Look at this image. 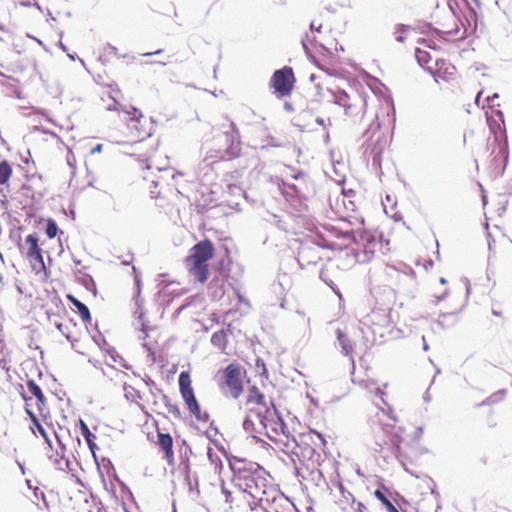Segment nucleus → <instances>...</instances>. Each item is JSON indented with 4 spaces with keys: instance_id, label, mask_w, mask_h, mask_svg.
Wrapping results in <instances>:
<instances>
[{
    "instance_id": "nucleus-1",
    "label": "nucleus",
    "mask_w": 512,
    "mask_h": 512,
    "mask_svg": "<svg viewBox=\"0 0 512 512\" xmlns=\"http://www.w3.org/2000/svg\"><path fill=\"white\" fill-rule=\"evenodd\" d=\"M238 486L252 510L257 507L268 510L278 499H281L278 490L261 476L248 475L240 478Z\"/></svg>"
},
{
    "instance_id": "nucleus-2",
    "label": "nucleus",
    "mask_w": 512,
    "mask_h": 512,
    "mask_svg": "<svg viewBox=\"0 0 512 512\" xmlns=\"http://www.w3.org/2000/svg\"><path fill=\"white\" fill-rule=\"evenodd\" d=\"M372 421L376 426L374 430V437L377 445L379 446V451L384 452L385 450H388L402 463H404L406 457L402 453L401 439L397 434L392 432L396 422V418L392 415V411L379 409Z\"/></svg>"
},
{
    "instance_id": "nucleus-3",
    "label": "nucleus",
    "mask_w": 512,
    "mask_h": 512,
    "mask_svg": "<svg viewBox=\"0 0 512 512\" xmlns=\"http://www.w3.org/2000/svg\"><path fill=\"white\" fill-rule=\"evenodd\" d=\"M215 248L211 240L204 239L193 245L185 258L188 272L199 282L205 283L209 278V261L214 257Z\"/></svg>"
},
{
    "instance_id": "nucleus-4",
    "label": "nucleus",
    "mask_w": 512,
    "mask_h": 512,
    "mask_svg": "<svg viewBox=\"0 0 512 512\" xmlns=\"http://www.w3.org/2000/svg\"><path fill=\"white\" fill-rule=\"evenodd\" d=\"M263 432L279 450L285 453L295 452V448L298 446L296 439L290 433L288 427L277 414L276 410L272 412L266 420Z\"/></svg>"
},
{
    "instance_id": "nucleus-5",
    "label": "nucleus",
    "mask_w": 512,
    "mask_h": 512,
    "mask_svg": "<svg viewBox=\"0 0 512 512\" xmlns=\"http://www.w3.org/2000/svg\"><path fill=\"white\" fill-rule=\"evenodd\" d=\"M18 249L21 256L29 263L32 271L42 280H47L50 272L44 263L43 250L39 245L37 234L27 235L23 242L18 243Z\"/></svg>"
},
{
    "instance_id": "nucleus-6",
    "label": "nucleus",
    "mask_w": 512,
    "mask_h": 512,
    "mask_svg": "<svg viewBox=\"0 0 512 512\" xmlns=\"http://www.w3.org/2000/svg\"><path fill=\"white\" fill-rule=\"evenodd\" d=\"M123 120L126 123L125 135L130 142H142L151 136L153 124L138 109L124 111Z\"/></svg>"
},
{
    "instance_id": "nucleus-7",
    "label": "nucleus",
    "mask_w": 512,
    "mask_h": 512,
    "mask_svg": "<svg viewBox=\"0 0 512 512\" xmlns=\"http://www.w3.org/2000/svg\"><path fill=\"white\" fill-rule=\"evenodd\" d=\"M489 260L509 262L512 258V240L498 227L486 224Z\"/></svg>"
},
{
    "instance_id": "nucleus-8",
    "label": "nucleus",
    "mask_w": 512,
    "mask_h": 512,
    "mask_svg": "<svg viewBox=\"0 0 512 512\" xmlns=\"http://www.w3.org/2000/svg\"><path fill=\"white\" fill-rule=\"evenodd\" d=\"M244 371L240 364L233 362L219 371L218 386L225 394L238 399L244 391Z\"/></svg>"
},
{
    "instance_id": "nucleus-9",
    "label": "nucleus",
    "mask_w": 512,
    "mask_h": 512,
    "mask_svg": "<svg viewBox=\"0 0 512 512\" xmlns=\"http://www.w3.org/2000/svg\"><path fill=\"white\" fill-rule=\"evenodd\" d=\"M340 250L342 246L335 241L321 238L313 246H303L298 252V261L302 266H316L324 261H331L329 255H324V249Z\"/></svg>"
},
{
    "instance_id": "nucleus-10",
    "label": "nucleus",
    "mask_w": 512,
    "mask_h": 512,
    "mask_svg": "<svg viewBox=\"0 0 512 512\" xmlns=\"http://www.w3.org/2000/svg\"><path fill=\"white\" fill-rule=\"evenodd\" d=\"M158 155L157 148L152 145L151 153L146 158V169L151 171L149 176H144V179L148 182V188L151 193V197L154 199L164 200L167 198V194L172 192V189L168 188V184L164 178L160 175H155L152 170L161 171L162 169L156 163V157Z\"/></svg>"
},
{
    "instance_id": "nucleus-11",
    "label": "nucleus",
    "mask_w": 512,
    "mask_h": 512,
    "mask_svg": "<svg viewBox=\"0 0 512 512\" xmlns=\"http://www.w3.org/2000/svg\"><path fill=\"white\" fill-rule=\"evenodd\" d=\"M245 406L246 412L250 411V417L259 418L261 413L270 415L276 410L273 402L267 401L265 395L255 385L248 388Z\"/></svg>"
},
{
    "instance_id": "nucleus-12",
    "label": "nucleus",
    "mask_w": 512,
    "mask_h": 512,
    "mask_svg": "<svg viewBox=\"0 0 512 512\" xmlns=\"http://www.w3.org/2000/svg\"><path fill=\"white\" fill-rule=\"evenodd\" d=\"M295 83V76L291 67L285 66L276 70L270 81V88L278 98H284L291 94Z\"/></svg>"
},
{
    "instance_id": "nucleus-13",
    "label": "nucleus",
    "mask_w": 512,
    "mask_h": 512,
    "mask_svg": "<svg viewBox=\"0 0 512 512\" xmlns=\"http://www.w3.org/2000/svg\"><path fill=\"white\" fill-rule=\"evenodd\" d=\"M179 391L190 413L196 419L201 420V408L195 397L188 371H182L179 375Z\"/></svg>"
},
{
    "instance_id": "nucleus-14",
    "label": "nucleus",
    "mask_w": 512,
    "mask_h": 512,
    "mask_svg": "<svg viewBox=\"0 0 512 512\" xmlns=\"http://www.w3.org/2000/svg\"><path fill=\"white\" fill-rule=\"evenodd\" d=\"M426 70L433 76L436 83H451L457 79L456 67L446 59H436L433 66H427Z\"/></svg>"
},
{
    "instance_id": "nucleus-15",
    "label": "nucleus",
    "mask_w": 512,
    "mask_h": 512,
    "mask_svg": "<svg viewBox=\"0 0 512 512\" xmlns=\"http://www.w3.org/2000/svg\"><path fill=\"white\" fill-rule=\"evenodd\" d=\"M231 130L225 132L226 141L229 142V146L223 151L219 157L221 160H232L237 158L241 154V142L239 139V132L234 123L230 125Z\"/></svg>"
},
{
    "instance_id": "nucleus-16",
    "label": "nucleus",
    "mask_w": 512,
    "mask_h": 512,
    "mask_svg": "<svg viewBox=\"0 0 512 512\" xmlns=\"http://www.w3.org/2000/svg\"><path fill=\"white\" fill-rule=\"evenodd\" d=\"M359 242L363 246V252L365 256L363 261L371 260L374 254L382 247L380 240L367 231L360 232Z\"/></svg>"
},
{
    "instance_id": "nucleus-17",
    "label": "nucleus",
    "mask_w": 512,
    "mask_h": 512,
    "mask_svg": "<svg viewBox=\"0 0 512 512\" xmlns=\"http://www.w3.org/2000/svg\"><path fill=\"white\" fill-rule=\"evenodd\" d=\"M22 397L25 401V411L29 415L31 422H32L30 425L31 431L36 436L39 434L45 440V442L48 444V446L51 447L52 446L51 440L48 436L46 429L40 424L36 414L33 412L32 403H31L32 398L27 397L24 394H22Z\"/></svg>"
},
{
    "instance_id": "nucleus-18",
    "label": "nucleus",
    "mask_w": 512,
    "mask_h": 512,
    "mask_svg": "<svg viewBox=\"0 0 512 512\" xmlns=\"http://www.w3.org/2000/svg\"><path fill=\"white\" fill-rule=\"evenodd\" d=\"M66 338L71 342L75 351L85 357H89L91 351L95 348L93 339L86 333L80 337H74L71 334H66Z\"/></svg>"
},
{
    "instance_id": "nucleus-19",
    "label": "nucleus",
    "mask_w": 512,
    "mask_h": 512,
    "mask_svg": "<svg viewBox=\"0 0 512 512\" xmlns=\"http://www.w3.org/2000/svg\"><path fill=\"white\" fill-rule=\"evenodd\" d=\"M336 336L341 346L343 354L345 356L350 357V359L353 360V354L356 351L357 347V342L354 335H352L347 330L337 329Z\"/></svg>"
},
{
    "instance_id": "nucleus-20",
    "label": "nucleus",
    "mask_w": 512,
    "mask_h": 512,
    "mask_svg": "<svg viewBox=\"0 0 512 512\" xmlns=\"http://www.w3.org/2000/svg\"><path fill=\"white\" fill-rule=\"evenodd\" d=\"M492 154H494V157L492 159L491 167L495 174H500L504 170L508 159L507 150L503 145L497 143L495 140Z\"/></svg>"
},
{
    "instance_id": "nucleus-21",
    "label": "nucleus",
    "mask_w": 512,
    "mask_h": 512,
    "mask_svg": "<svg viewBox=\"0 0 512 512\" xmlns=\"http://www.w3.org/2000/svg\"><path fill=\"white\" fill-rule=\"evenodd\" d=\"M343 108L346 116L354 119L362 118L366 111V101L362 97L356 96L351 98Z\"/></svg>"
},
{
    "instance_id": "nucleus-22",
    "label": "nucleus",
    "mask_w": 512,
    "mask_h": 512,
    "mask_svg": "<svg viewBox=\"0 0 512 512\" xmlns=\"http://www.w3.org/2000/svg\"><path fill=\"white\" fill-rule=\"evenodd\" d=\"M268 414H262L258 417L251 416L250 411L246 412V417L243 422L244 429L249 433H262L264 429V424H266V420L268 419Z\"/></svg>"
},
{
    "instance_id": "nucleus-23",
    "label": "nucleus",
    "mask_w": 512,
    "mask_h": 512,
    "mask_svg": "<svg viewBox=\"0 0 512 512\" xmlns=\"http://www.w3.org/2000/svg\"><path fill=\"white\" fill-rule=\"evenodd\" d=\"M156 444L163 451L164 457L168 463H173L174 461V451H173V438L169 433L157 432V441Z\"/></svg>"
},
{
    "instance_id": "nucleus-24",
    "label": "nucleus",
    "mask_w": 512,
    "mask_h": 512,
    "mask_svg": "<svg viewBox=\"0 0 512 512\" xmlns=\"http://www.w3.org/2000/svg\"><path fill=\"white\" fill-rule=\"evenodd\" d=\"M194 202L198 212L203 213L207 211L209 208L215 205L213 192L207 188H205V190L197 191Z\"/></svg>"
},
{
    "instance_id": "nucleus-25",
    "label": "nucleus",
    "mask_w": 512,
    "mask_h": 512,
    "mask_svg": "<svg viewBox=\"0 0 512 512\" xmlns=\"http://www.w3.org/2000/svg\"><path fill=\"white\" fill-rule=\"evenodd\" d=\"M301 441H310L313 444L312 450L314 451L316 448H323L326 446L327 442L324 436L315 430H309L307 433H302L300 435Z\"/></svg>"
},
{
    "instance_id": "nucleus-26",
    "label": "nucleus",
    "mask_w": 512,
    "mask_h": 512,
    "mask_svg": "<svg viewBox=\"0 0 512 512\" xmlns=\"http://www.w3.org/2000/svg\"><path fill=\"white\" fill-rule=\"evenodd\" d=\"M28 391L36 398V408L39 412H42L43 407L46 403V398L41 388L36 384L34 380H28L27 383Z\"/></svg>"
},
{
    "instance_id": "nucleus-27",
    "label": "nucleus",
    "mask_w": 512,
    "mask_h": 512,
    "mask_svg": "<svg viewBox=\"0 0 512 512\" xmlns=\"http://www.w3.org/2000/svg\"><path fill=\"white\" fill-rule=\"evenodd\" d=\"M67 300L77 309L81 319L84 322H90L91 321V314L88 309V307L80 302L76 297H74L71 294H68L66 296Z\"/></svg>"
},
{
    "instance_id": "nucleus-28",
    "label": "nucleus",
    "mask_w": 512,
    "mask_h": 512,
    "mask_svg": "<svg viewBox=\"0 0 512 512\" xmlns=\"http://www.w3.org/2000/svg\"><path fill=\"white\" fill-rule=\"evenodd\" d=\"M211 343L221 352H225L228 345V335L224 330L216 331L211 336Z\"/></svg>"
},
{
    "instance_id": "nucleus-29",
    "label": "nucleus",
    "mask_w": 512,
    "mask_h": 512,
    "mask_svg": "<svg viewBox=\"0 0 512 512\" xmlns=\"http://www.w3.org/2000/svg\"><path fill=\"white\" fill-rule=\"evenodd\" d=\"M80 426H81V434L84 437L86 443L88 444L91 452L95 454V449H97V445L95 444L96 435L93 434L87 424L80 420Z\"/></svg>"
},
{
    "instance_id": "nucleus-30",
    "label": "nucleus",
    "mask_w": 512,
    "mask_h": 512,
    "mask_svg": "<svg viewBox=\"0 0 512 512\" xmlns=\"http://www.w3.org/2000/svg\"><path fill=\"white\" fill-rule=\"evenodd\" d=\"M314 118V113L311 109H304L297 116V126L302 130H308L311 127V119Z\"/></svg>"
},
{
    "instance_id": "nucleus-31",
    "label": "nucleus",
    "mask_w": 512,
    "mask_h": 512,
    "mask_svg": "<svg viewBox=\"0 0 512 512\" xmlns=\"http://www.w3.org/2000/svg\"><path fill=\"white\" fill-rule=\"evenodd\" d=\"M13 174L12 165L8 160H2L0 162V185L8 184Z\"/></svg>"
},
{
    "instance_id": "nucleus-32",
    "label": "nucleus",
    "mask_w": 512,
    "mask_h": 512,
    "mask_svg": "<svg viewBox=\"0 0 512 512\" xmlns=\"http://www.w3.org/2000/svg\"><path fill=\"white\" fill-rule=\"evenodd\" d=\"M374 495L385 506L387 512H399L396 506L380 489L375 490Z\"/></svg>"
},
{
    "instance_id": "nucleus-33",
    "label": "nucleus",
    "mask_w": 512,
    "mask_h": 512,
    "mask_svg": "<svg viewBox=\"0 0 512 512\" xmlns=\"http://www.w3.org/2000/svg\"><path fill=\"white\" fill-rule=\"evenodd\" d=\"M415 56L418 63L426 69L427 66H430L429 63L432 60V57L428 51L422 50L420 48H416Z\"/></svg>"
},
{
    "instance_id": "nucleus-34",
    "label": "nucleus",
    "mask_w": 512,
    "mask_h": 512,
    "mask_svg": "<svg viewBox=\"0 0 512 512\" xmlns=\"http://www.w3.org/2000/svg\"><path fill=\"white\" fill-rule=\"evenodd\" d=\"M333 96L334 103L341 107H344L351 100V97L343 90L334 92Z\"/></svg>"
},
{
    "instance_id": "nucleus-35",
    "label": "nucleus",
    "mask_w": 512,
    "mask_h": 512,
    "mask_svg": "<svg viewBox=\"0 0 512 512\" xmlns=\"http://www.w3.org/2000/svg\"><path fill=\"white\" fill-rule=\"evenodd\" d=\"M58 226L53 219H48L46 224V235L52 239L57 235Z\"/></svg>"
},
{
    "instance_id": "nucleus-36",
    "label": "nucleus",
    "mask_w": 512,
    "mask_h": 512,
    "mask_svg": "<svg viewBox=\"0 0 512 512\" xmlns=\"http://www.w3.org/2000/svg\"><path fill=\"white\" fill-rule=\"evenodd\" d=\"M165 400H166V407H167L168 412L175 418H179L181 416V412H180L178 405L171 403L167 397H165Z\"/></svg>"
},
{
    "instance_id": "nucleus-37",
    "label": "nucleus",
    "mask_w": 512,
    "mask_h": 512,
    "mask_svg": "<svg viewBox=\"0 0 512 512\" xmlns=\"http://www.w3.org/2000/svg\"><path fill=\"white\" fill-rule=\"evenodd\" d=\"M327 270H328L327 266L322 267L320 270V277L326 284H328L330 287H332L334 284V281L328 276Z\"/></svg>"
},
{
    "instance_id": "nucleus-38",
    "label": "nucleus",
    "mask_w": 512,
    "mask_h": 512,
    "mask_svg": "<svg viewBox=\"0 0 512 512\" xmlns=\"http://www.w3.org/2000/svg\"><path fill=\"white\" fill-rule=\"evenodd\" d=\"M315 122L318 125L322 126L323 128H326L327 126H331V124H332L330 118H328L326 121L325 119H323L321 117H316Z\"/></svg>"
},
{
    "instance_id": "nucleus-39",
    "label": "nucleus",
    "mask_w": 512,
    "mask_h": 512,
    "mask_svg": "<svg viewBox=\"0 0 512 512\" xmlns=\"http://www.w3.org/2000/svg\"><path fill=\"white\" fill-rule=\"evenodd\" d=\"M506 391L505 390H500L496 393H494L489 399L494 401V400H500L504 397Z\"/></svg>"
},
{
    "instance_id": "nucleus-40",
    "label": "nucleus",
    "mask_w": 512,
    "mask_h": 512,
    "mask_svg": "<svg viewBox=\"0 0 512 512\" xmlns=\"http://www.w3.org/2000/svg\"><path fill=\"white\" fill-rule=\"evenodd\" d=\"M310 28H311V30H316L317 32H320L321 28H322V24L317 23L316 21H312L310 24Z\"/></svg>"
},
{
    "instance_id": "nucleus-41",
    "label": "nucleus",
    "mask_w": 512,
    "mask_h": 512,
    "mask_svg": "<svg viewBox=\"0 0 512 512\" xmlns=\"http://www.w3.org/2000/svg\"><path fill=\"white\" fill-rule=\"evenodd\" d=\"M355 512H369V511H368V508L362 502H358Z\"/></svg>"
},
{
    "instance_id": "nucleus-42",
    "label": "nucleus",
    "mask_w": 512,
    "mask_h": 512,
    "mask_svg": "<svg viewBox=\"0 0 512 512\" xmlns=\"http://www.w3.org/2000/svg\"><path fill=\"white\" fill-rule=\"evenodd\" d=\"M422 265L427 270L428 267H431L433 265V261L432 260H424Z\"/></svg>"
},
{
    "instance_id": "nucleus-43",
    "label": "nucleus",
    "mask_w": 512,
    "mask_h": 512,
    "mask_svg": "<svg viewBox=\"0 0 512 512\" xmlns=\"http://www.w3.org/2000/svg\"><path fill=\"white\" fill-rule=\"evenodd\" d=\"M207 455H208L209 459L213 462V461H214V457H213V456H214L215 454L213 453L212 448H208Z\"/></svg>"
},
{
    "instance_id": "nucleus-44",
    "label": "nucleus",
    "mask_w": 512,
    "mask_h": 512,
    "mask_svg": "<svg viewBox=\"0 0 512 512\" xmlns=\"http://www.w3.org/2000/svg\"><path fill=\"white\" fill-rule=\"evenodd\" d=\"M226 495V502L232 503L231 493L227 490H223Z\"/></svg>"
},
{
    "instance_id": "nucleus-45",
    "label": "nucleus",
    "mask_w": 512,
    "mask_h": 512,
    "mask_svg": "<svg viewBox=\"0 0 512 512\" xmlns=\"http://www.w3.org/2000/svg\"><path fill=\"white\" fill-rule=\"evenodd\" d=\"M162 51H163V50L159 49V50H157V51H155V52H148V53H144L143 55H144V56H151V55H154V54H160V53H162Z\"/></svg>"
},
{
    "instance_id": "nucleus-46",
    "label": "nucleus",
    "mask_w": 512,
    "mask_h": 512,
    "mask_svg": "<svg viewBox=\"0 0 512 512\" xmlns=\"http://www.w3.org/2000/svg\"><path fill=\"white\" fill-rule=\"evenodd\" d=\"M128 388H129V387L125 384V385H124V391H125V396H126L127 398H129V395H128Z\"/></svg>"
},
{
    "instance_id": "nucleus-47",
    "label": "nucleus",
    "mask_w": 512,
    "mask_h": 512,
    "mask_svg": "<svg viewBox=\"0 0 512 512\" xmlns=\"http://www.w3.org/2000/svg\"><path fill=\"white\" fill-rule=\"evenodd\" d=\"M336 4L339 6H344L345 0L336 1Z\"/></svg>"
},
{
    "instance_id": "nucleus-48",
    "label": "nucleus",
    "mask_w": 512,
    "mask_h": 512,
    "mask_svg": "<svg viewBox=\"0 0 512 512\" xmlns=\"http://www.w3.org/2000/svg\"><path fill=\"white\" fill-rule=\"evenodd\" d=\"M496 425H497V423L495 421H491L488 423L489 427H495Z\"/></svg>"
},
{
    "instance_id": "nucleus-49",
    "label": "nucleus",
    "mask_w": 512,
    "mask_h": 512,
    "mask_svg": "<svg viewBox=\"0 0 512 512\" xmlns=\"http://www.w3.org/2000/svg\"><path fill=\"white\" fill-rule=\"evenodd\" d=\"M343 237H344V238H346V239H348V240H351V239H352V237L350 236V234H349V233L344 234V235H343Z\"/></svg>"
},
{
    "instance_id": "nucleus-50",
    "label": "nucleus",
    "mask_w": 512,
    "mask_h": 512,
    "mask_svg": "<svg viewBox=\"0 0 512 512\" xmlns=\"http://www.w3.org/2000/svg\"><path fill=\"white\" fill-rule=\"evenodd\" d=\"M396 39H397V41H399V42H403V41H404V38H403V36H401V35H400V36H398Z\"/></svg>"
},
{
    "instance_id": "nucleus-51",
    "label": "nucleus",
    "mask_w": 512,
    "mask_h": 512,
    "mask_svg": "<svg viewBox=\"0 0 512 512\" xmlns=\"http://www.w3.org/2000/svg\"><path fill=\"white\" fill-rule=\"evenodd\" d=\"M482 92H479L476 96V102L478 103L479 99H480V96H481Z\"/></svg>"
},
{
    "instance_id": "nucleus-52",
    "label": "nucleus",
    "mask_w": 512,
    "mask_h": 512,
    "mask_svg": "<svg viewBox=\"0 0 512 512\" xmlns=\"http://www.w3.org/2000/svg\"><path fill=\"white\" fill-rule=\"evenodd\" d=\"M96 151H100L101 150V145H97V147L95 148Z\"/></svg>"
},
{
    "instance_id": "nucleus-53",
    "label": "nucleus",
    "mask_w": 512,
    "mask_h": 512,
    "mask_svg": "<svg viewBox=\"0 0 512 512\" xmlns=\"http://www.w3.org/2000/svg\"><path fill=\"white\" fill-rule=\"evenodd\" d=\"M440 282H441L442 284L446 283V281H445V279H444V278H440Z\"/></svg>"
}]
</instances>
